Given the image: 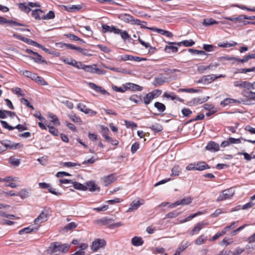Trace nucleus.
I'll use <instances>...</instances> for the list:
<instances>
[{"label":"nucleus","mask_w":255,"mask_h":255,"mask_svg":"<svg viewBox=\"0 0 255 255\" xmlns=\"http://www.w3.org/2000/svg\"><path fill=\"white\" fill-rule=\"evenodd\" d=\"M70 245L68 244H61L59 242H55L50 244L47 252L50 254H52L57 252L66 253L68 252Z\"/></svg>","instance_id":"nucleus-1"},{"label":"nucleus","mask_w":255,"mask_h":255,"mask_svg":"<svg viewBox=\"0 0 255 255\" xmlns=\"http://www.w3.org/2000/svg\"><path fill=\"white\" fill-rule=\"evenodd\" d=\"M235 193V190L233 187L224 190L218 196L217 201L220 202L223 200L231 199Z\"/></svg>","instance_id":"nucleus-2"},{"label":"nucleus","mask_w":255,"mask_h":255,"mask_svg":"<svg viewBox=\"0 0 255 255\" xmlns=\"http://www.w3.org/2000/svg\"><path fill=\"white\" fill-rule=\"evenodd\" d=\"M82 69L87 72L99 75L105 74L106 73V71L97 68L96 64L92 65H85L83 64Z\"/></svg>","instance_id":"nucleus-3"},{"label":"nucleus","mask_w":255,"mask_h":255,"mask_svg":"<svg viewBox=\"0 0 255 255\" xmlns=\"http://www.w3.org/2000/svg\"><path fill=\"white\" fill-rule=\"evenodd\" d=\"M106 245V241L104 239H97L93 242L91 249L92 251L96 252L100 248H104Z\"/></svg>","instance_id":"nucleus-4"},{"label":"nucleus","mask_w":255,"mask_h":255,"mask_svg":"<svg viewBox=\"0 0 255 255\" xmlns=\"http://www.w3.org/2000/svg\"><path fill=\"white\" fill-rule=\"evenodd\" d=\"M2 145L5 147V149H17L21 147L20 143H15L9 140H0V142Z\"/></svg>","instance_id":"nucleus-5"},{"label":"nucleus","mask_w":255,"mask_h":255,"mask_svg":"<svg viewBox=\"0 0 255 255\" xmlns=\"http://www.w3.org/2000/svg\"><path fill=\"white\" fill-rule=\"evenodd\" d=\"M45 209L42 211L39 215L34 220V224L40 226V224L46 221L48 219V213L45 212Z\"/></svg>","instance_id":"nucleus-6"},{"label":"nucleus","mask_w":255,"mask_h":255,"mask_svg":"<svg viewBox=\"0 0 255 255\" xmlns=\"http://www.w3.org/2000/svg\"><path fill=\"white\" fill-rule=\"evenodd\" d=\"M121 18L124 21L128 23H130L132 24H134V22H139V19H134L132 16L128 14H122L121 15Z\"/></svg>","instance_id":"nucleus-7"},{"label":"nucleus","mask_w":255,"mask_h":255,"mask_svg":"<svg viewBox=\"0 0 255 255\" xmlns=\"http://www.w3.org/2000/svg\"><path fill=\"white\" fill-rule=\"evenodd\" d=\"M206 149L211 152H216L219 150V145L213 141H209L206 146Z\"/></svg>","instance_id":"nucleus-8"},{"label":"nucleus","mask_w":255,"mask_h":255,"mask_svg":"<svg viewBox=\"0 0 255 255\" xmlns=\"http://www.w3.org/2000/svg\"><path fill=\"white\" fill-rule=\"evenodd\" d=\"M116 179L117 178L115 174H111L103 177V180L105 186H108L109 185L114 182Z\"/></svg>","instance_id":"nucleus-9"},{"label":"nucleus","mask_w":255,"mask_h":255,"mask_svg":"<svg viewBox=\"0 0 255 255\" xmlns=\"http://www.w3.org/2000/svg\"><path fill=\"white\" fill-rule=\"evenodd\" d=\"M195 164L196 170L203 171L210 168V166L204 161L195 162Z\"/></svg>","instance_id":"nucleus-10"},{"label":"nucleus","mask_w":255,"mask_h":255,"mask_svg":"<svg viewBox=\"0 0 255 255\" xmlns=\"http://www.w3.org/2000/svg\"><path fill=\"white\" fill-rule=\"evenodd\" d=\"M85 187L87 190H89L91 192L96 191H100V188L98 187L93 181H88L85 183Z\"/></svg>","instance_id":"nucleus-11"},{"label":"nucleus","mask_w":255,"mask_h":255,"mask_svg":"<svg viewBox=\"0 0 255 255\" xmlns=\"http://www.w3.org/2000/svg\"><path fill=\"white\" fill-rule=\"evenodd\" d=\"M217 64H211L208 66H204V65H201L199 66L197 68V70L200 73H203L205 71L209 69H212L213 70H214L216 69V68L218 66Z\"/></svg>","instance_id":"nucleus-12"},{"label":"nucleus","mask_w":255,"mask_h":255,"mask_svg":"<svg viewBox=\"0 0 255 255\" xmlns=\"http://www.w3.org/2000/svg\"><path fill=\"white\" fill-rule=\"evenodd\" d=\"M39 227V225L37 226L36 227H34L33 225L29 226L28 227L24 228L19 231V235H23L24 233H30L32 232L36 231L38 230Z\"/></svg>","instance_id":"nucleus-13"},{"label":"nucleus","mask_w":255,"mask_h":255,"mask_svg":"<svg viewBox=\"0 0 255 255\" xmlns=\"http://www.w3.org/2000/svg\"><path fill=\"white\" fill-rule=\"evenodd\" d=\"M126 85L127 90H130L132 91H140L143 89L142 87L131 83H127L126 84Z\"/></svg>","instance_id":"nucleus-14"},{"label":"nucleus","mask_w":255,"mask_h":255,"mask_svg":"<svg viewBox=\"0 0 255 255\" xmlns=\"http://www.w3.org/2000/svg\"><path fill=\"white\" fill-rule=\"evenodd\" d=\"M216 79H217V77H216L215 75H208L203 77L200 80H199L198 81V83H201L203 82L211 83Z\"/></svg>","instance_id":"nucleus-15"},{"label":"nucleus","mask_w":255,"mask_h":255,"mask_svg":"<svg viewBox=\"0 0 255 255\" xmlns=\"http://www.w3.org/2000/svg\"><path fill=\"white\" fill-rule=\"evenodd\" d=\"M235 87H240L249 90V81H237L234 82Z\"/></svg>","instance_id":"nucleus-16"},{"label":"nucleus","mask_w":255,"mask_h":255,"mask_svg":"<svg viewBox=\"0 0 255 255\" xmlns=\"http://www.w3.org/2000/svg\"><path fill=\"white\" fill-rule=\"evenodd\" d=\"M64 61L65 63L72 65L78 69H82V68L83 64L81 62L76 61L72 59L70 60H64Z\"/></svg>","instance_id":"nucleus-17"},{"label":"nucleus","mask_w":255,"mask_h":255,"mask_svg":"<svg viewBox=\"0 0 255 255\" xmlns=\"http://www.w3.org/2000/svg\"><path fill=\"white\" fill-rule=\"evenodd\" d=\"M163 97H165L167 99H170L171 100H176L179 101L180 102H183V100L178 97L177 96L175 95L174 93H172L171 94H169L167 92H165L163 94Z\"/></svg>","instance_id":"nucleus-18"},{"label":"nucleus","mask_w":255,"mask_h":255,"mask_svg":"<svg viewBox=\"0 0 255 255\" xmlns=\"http://www.w3.org/2000/svg\"><path fill=\"white\" fill-rule=\"evenodd\" d=\"M209 98V97H207L206 98H204L203 99H199V98H195L193 99L192 100L189 101L188 102V105L192 106H195L196 104L199 103L201 104L203 102H205L207 101L208 99Z\"/></svg>","instance_id":"nucleus-19"},{"label":"nucleus","mask_w":255,"mask_h":255,"mask_svg":"<svg viewBox=\"0 0 255 255\" xmlns=\"http://www.w3.org/2000/svg\"><path fill=\"white\" fill-rule=\"evenodd\" d=\"M165 82V77H156L154 78L152 84L155 87H158L163 85Z\"/></svg>","instance_id":"nucleus-20"},{"label":"nucleus","mask_w":255,"mask_h":255,"mask_svg":"<svg viewBox=\"0 0 255 255\" xmlns=\"http://www.w3.org/2000/svg\"><path fill=\"white\" fill-rule=\"evenodd\" d=\"M131 243L133 246L139 247L143 244L144 241L141 237L135 236L131 239Z\"/></svg>","instance_id":"nucleus-21"},{"label":"nucleus","mask_w":255,"mask_h":255,"mask_svg":"<svg viewBox=\"0 0 255 255\" xmlns=\"http://www.w3.org/2000/svg\"><path fill=\"white\" fill-rule=\"evenodd\" d=\"M205 225V224L203 222L198 223L191 231L190 235L193 236L195 234L198 233V232L203 228Z\"/></svg>","instance_id":"nucleus-22"},{"label":"nucleus","mask_w":255,"mask_h":255,"mask_svg":"<svg viewBox=\"0 0 255 255\" xmlns=\"http://www.w3.org/2000/svg\"><path fill=\"white\" fill-rule=\"evenodd\" d=\"M241 102H240L239 100H235L234 99L226 98L224 100L221 102L220 105L223 107H225L226 106L229 105L230 104H232V103L239 104V103H241Z\"/></svg>","instance_id":"nucleus-23"},{"label":"nucleus","mask_w":255,"mask_h":255,"mask_svg":"<svg viewBox=\"0 0 255 255\" xmlns=\"http://www.w3.org/2000/svg\"><path fill=\"white\" fill-rule=\"evenodd\" d=\"M171 44H175L177 45L178 46H181V44H183L184 46L186 47H189L195 44V42L192 40H186L182 41L180 42L176 43V42H171L170 43Z\"/></svg>","instance_id":"nucleus-24"},{"label":"nucleus","mask_w":255,"mask_h":255,"mask_svg":"<svg viewBox=\"0 0 255 255\" xmlns=\"http://www.w3.org/2000/svg\"><path fill=\"white\" fill-rule=\"evenodd\" d=\"M114 221V219L106 217L97 220L96 222L101 224L102 225H106L111 223Z\"/></svg>","instance_id":"nucleus-25"},{"label":"nucleus","mask_w":255,"mask_h":255,"mask_svg":"<svg viewBox=\"0 0 255 255\" xmlns=\"http://www.w3.org/2000/svg\"><path fill=\"white\" fill-rule=\"evenodd\" d=\"M88 84L91 88L94 90L96 92H100L103 94H104L106 93V91L105 90L102 89L101 87L97 86L93 83L89 82Z\"/></svg>","instance_id":"nucleus-26"},{"label":"nucleus","mask_w":255,"mask_h":255,"mask_svg":"<svg viewBox=\"0 0 255 255\" xmlns=\"http://www.w3.org/2000/svg\"><path fill=\"white\" fill-rule=\"evenodd\" d=\"M143 203H140L139 201L134 200L130 204V207L127 212H131L133 210H136Z\"/></svg>","instance_id":"nucleus-27"},{"label":"nucleus","mask_w":255,"mask_h":255,"mask_svg":"<svg viewBox=\"0 0 255 255\" xmlns=\"http://www.w3.org/2000/svg\"><path fill=\"white\" fill-rule=\"evenodd\" d=\"M48 117L50 119V122L55 126H59L60 125L58 118L56 115L53 114V113H49Z\"/></svg>","instance_id":"nucleus-28"},{"label":"nucleus","mask_w":255,"mask_h":255,"mask_svg":"<svg viewBox=\"0 0 255 255\" xmlns=\"http://www.w3.org/2000/svg\"><path fill=\"white\" fill-rule=\"evenodd\" d=\"M122 59L124 61L133 60L137 62H140L142 59L139 57H134L131 55H125L122 57Z\"/></svg>","instance_id":"nucleus-29"},{"label":"nucleus","mask_w":255,"mask_h":255,"mask_svg":"<svg viewBox=\"0 0 255 255\" xmlns=\"http://www.w3.org/2000/svg\"><path fill=\"white\" fill-rule=\"evenodd\" d=\"M102 136L105 138L106 140L111 139V137L109 136V129L107 127L103 126L101 127Z\"/></svg>","instance_id":"nucleus-30"},{"label":"nucleus","mask_w":255,"mask_h":255,"mask_svg":"<svg viewBox=\"0 0 255 255\" xmlns=\"http://www.w3.org/2000/svg\"><path fill=\"white\" fill-rule=\"evenodd\" d=\"M8 23L11 24H13L15 25H19V26H23V24L17 23L15 21H12V20H7L5 18L3 17L0 16V24H2L3 23Z\"/></svg>","instance_id":"nucleus-31"},{"label":"nucleus","mask_w":255,"mask_h":255,"mask_svg":"<svg viewBox=\"0 0 255 255\" xmlns=\"http://www.w3.org/2000/svg\"><path fill=\"white\" fill-rule=\"evenodd\" d=\"M129 100L135 104H141L143 101L141 96H137V95H133L130 97Z\"/></svg>","instance_id":"nucleus-32"},{"label":"nucleus","mask_w":255,"mask_h":255,"mask_svg":"<svg viewBox=\"0 0 255 255\" xmlns=\"http://www.w3.org/2000/svg\"><path fill=\"white\" fill-rule=\"evenodd\" d=\"M207 240V237L204 235H201L195 241V244L198 246L204 244Z\"/></svg>","instance_id":"nucleus-33"},{"label":"nucleus","mask_w":255,"mask_h":255,"mask_svg":"<svg viewBox=\"0 0 255 255\" xmlns=\"http://www.w3.org/2000/svg\"><path fill=\"white\" fill-rule=\"evenodd\" d=\"M19 8L21 10L26 13H29L31 10V7L29 5V3L27 4L25 3H19Z\"/></svg>","instance_id":"nucleus-34"},{"label":"nucleus","mask_w":255,"mask_h":255,"mask_svg":"<svg viewBox=\"0 0 255 255\" xmlns=\"http://www.w3.org/2000/svg\"><path fill=\"white\" fill-rule=\"evenodd\" d=\"M43 13V11L40 9H36L32 10L31 14L37 20H40L41 18L40 15Z\"/></svg>","instance_id":"nucleus-35"},{"label":"nucleus","mask_w":255,"mask_h":255,"mask_svg":"<svg viewBox=\"0 0 255 255\" xmlns=\"http://www.w3.org/2000/svg\"><path fill=\"white\" fill-rule=\"evenodd\" d=\"M242 94L247 98L255 100V92L244 90L242 92Z\"/></svg>","instance_id":"nucleus-36"},{"label":"nucleus","mask_w":255,"mask_h":255,"mask_svg":"<svg viewBox=\"0 0 255 255\" xmlns=\"http://www.w3.org/2000/svg\"><path fill=\"white\" fill-rule=\"evenodd\" d=\"M73 185L75 189L82 191L87 190L85 185L76 181H73Z\"/></svg>","instance_id":"nucleus-37"},{"label":"nucleus","mask_w":255,"mask_h":255,"mask_svg":"<svg viewBox=\"0 0 255 255\" xmlns=\"http://www.w3.org/2000/svg\"><path fill=\"white\" fill-rule=\"evenodd\" d=\"M22 74L26 77L29 78L34 80L37 77V74L33 73L29 71L24 70L22 71Z\"/></svg>","instance_id":"nucleus-38"},{"label":"nucleus","mask_w":255,"mask_h":255,"mask_svg":"<svg viewBox=\"0 0 255 255\" xmlns=\"http://www.w3.org/2000/svg\"><path fill=\"white\" fill-rule=\"evenodd\" d=\"M170 42H169V45H166L165 47V50L167 52H169L170 50L173 53L176 52L178 50V48L176 46H175V44H170Z\"/></svg>","instance_id":"nucleus-39"},{"label":"nucleus","mask_w":255,"mask_h":255,"mask_svg":"<svg viewBox=\"0 0 255 255\" xmlns=\"http://www.w3.org/2000/svg\"><path fill=\"white\" fill-rule=\"evenodd\" d=\"M192 199L191 197H186L180 200H178V201L179 202L180 205H189L190 203H191L192 202Z\"/></svg>","instance_id":"nucleus-40"},{"label":"nucleus","mask_w":255,"mask_h":255,"mask_svg":"<svg viewBox=\"0 0 255 255\" xmlns=\"http://www.w3.org/2000/svg\"><path fill=\"white\" fill-rule=\"evenodd\" d=\"M149 128L153 131L156 132H160L162 131L163 129L162 126L159 124H153L151 126H150Z\"/></svg>","instance_id":"nucleus-41"},{"label":"nucleus","mask_w":255,"mask_h":255,"mask_svg":"<svg viewBox=\"0 0 255 255\" xmlns=\"http://www.w3.org/2000/svg\"><path fill=\"white\" fill-rule=\"evenodd\" d=\"M238 44L236 42L233 41L232 43H229L228 42L219 43L218 45L221 47H230L232 46H235Z\"/></svg>","instance_id":"nucleus-42"},{"label":"nucleus","mask_w":255,"mask_h":255,"mask_svg":"<svg viewBox=\"0 0 255 255\" xmlns=\"http://www.w3.org/2000/svg\"><path fill=\"white\" fill-rule=\"evenodd\" d=\"M202 213H203L202 212L199 211V212H197V213H196L195 214H192V215L189 216L188 217H186L183 220L181 221L180 222V223H183L189 221L191 220V219H192L193 218L197 217V216L201 215Z\"/></svg>","instance_id":"nucleus-43"},{"label":"nucleus","mask_w":255,"mask_h":255,"mask_svg":"<svg viewBox=\"0 0 255 255\" xmlns=\"http://www.w3.org/2000/svg\"><path fill=\"white\" fill-rule=\"evenodd\" d=\"M181 213V212H178L177 210H174L172 212H170L168 213L166 215V217L164 218H174L177 217L178 215H180Z\"/></svg>","instance_id":"nucleus-44"},{"label":"nucleus","mask_w":255,"mask_h":255,"mask_svg":"<svg viewBox=\"0 0 255 255\" xmlns=\"http://www.w3.org/2000/svg\"><path fill=\"white\" fill-rule=\"evenodd\" d=\"M8 161L10 164L14 166H18L20 162L19 159H16L13 156H10L8 159Z\"/></svg>","instance_id":"nucleus-45"},{"label":"nucleus","mask_w":255,"mask_h":255,"mask_svg":"<svg viewBox=\"0 0 255 255\" xmlns=\"http://www.w3.org/2000/svg\"><path fill=\"white\" fill-rule=\"evenodd\" d=\"M35 56L36 57L32 58V59H33L35 62L39 63V64H43V63H46V61L42 58V57L41 55H40L39 54H38V53H37L35 55Z\"/></svg>","instance_id":"nucleus-46"},{"label":"nucleus","mask_w":255,"mask_h":255,"mask_svg":"<svg viewBox=\"0 0 255 255\" xmlns=\"http://www.w3.org/2000/svg\"><path fill=\"white\" fill-rule=\"evenodd\" d=\"M181 172V170L179 167V166L175 165L173 166L171 170V176H177L179 175V173Z\"/></svg>","instance_id":"nucleus-47"},{"label":"nucleus","mask_w":255,"mask_h":255,"mask_svg":"<svg viewBox=\"0 0 255 255\" xmlns=\"http://www.w3.org/2000/svg\"><path fill=\"white\" fill-rule=\"evenodd\" d=\"M112 88L115 91L118 92L124 93L127 91V87L126 84L123 85L122 87H119L115 85H113Z\"/></svg>","instance_id":"nucleus-48"},{"label":"nucleus","mask_w":255,"mask_h":255,"mask_svg":"<svg viewBox=\"0 0 255 255\" xmlns=\"http://www.w3.org/2000/svg\"><path fill=\"white\" fill-rule=\"evenodd\" d=\"M105 67L107 69H108L110 70L115 71L118 73H129V72H127L125 69L122 68H117L113 67H109L105 66Z\"/></svg>","instance_id":"nucleus-49"},{"label":"nucleus","mask_w":255,"mask_h":255,"mask_svg":"<svg viewBox=\"0 0 255 255\" xmlns=\"http://www.w3.org/2000/svg\"><path fill=\"white\" fill-rule=\"evenodd\" d=\"M217 23L218 22L212 18L205 19L203 22V24L205 26H209Z\"/></svg>","instance_id":"nucleus-50"},{"label":"nucleus","mask_w":255,"mask_h":255,"mask_svg":"<svg viewBox=\"0 0 255 255\" xmlns=\"http://www.w3.org/2000/svg\"><path fill=\"white\" fill-rule=\"evenodd\" d=\"M55 17L54 12L50 10L46 15L41 16V18L44 20L53 19Z\"/></svg>","instance_id":"nucleus-51"},{"label":"nucleus","mask_w":255,"mask_h":255,"mask_svg":"<svg viewBox=\"0 0 255 255\" xmlns=\"http://www.w3.org/2000/svg\"><path fill=\"white\" fill-rule=\"evenodd\" d=\"M154 99L153 98L152 96L149 92L147 93L145 97L143 98V102L144 103L147 105H148L150 102L153 100Z\"/></svg>","instance_id":"nucleus-52"},{"label":"nucleus","mask_w":255,"mask_h":255,"mask_svg":"<svg viewBox=\"0 0 255 255\" xmlns=\"http://www.w3.org/2000/svg\"><path fill=\"white\" fill-rule=\"evenodd\" d=\"M77 227V224L75 222H71L66 225L64 227V230L66 231H71Z\"/></svg>","instance_id":"nucleus-53"},{"label":"nucleus","mask_w":255,"mask_h":255,"mask_svg":"<svg viewBox=\"0 0 255 255\" xmlns=\"http://www.w3.org/2000/svg\"><path fill=\"white\" fill-rule=\"evenodd\" d=\"M154 107L159 112H164L166 109L165 106L163 104L158 102H156L154 103Z\"/></svg>","instance_id":"nucleus-54"},{"label":"nucleus","mask_w":255,"mask_h":255,"mask_svg":"<svg viewBox=\"0 0 255 255\" xmlns=\"http://www.w3.org/2000/svg\"><path fill=\"white\" fill-rule=\"evenodd\" d=\"M255 72V67L251 68H242L239 70V71L235 72V73H246L248 72Z\"/></svg>","instance_id":"nucleus-55"},{"label":"nucleus","mask_w":255,"mask_h":255,"mask_svg":"<svg viewBox=\"0 0 255 255\" xmlns=\"http://www.w3.org/2000/svg\"><path fill=\"white\" fill-rule=\"evenodd\" d=\"M125 124L127 128H137V124L131 121H125Z\"/></svg>","instance_id":"nucleus-56"},{"label":"nucleus","mask_w":255,"mask_h":255,"mask_svg":"<svg viewBox=\"0 0 255 255\" xmlns=\"http://www.w3.org/2000/svg\"><path fill=\"white\" fill-rule=\"evenodd\" d=\"M77 107L80 112H92L91 110L88 109L84 104L81 103L78 104Z\"/></svg>","instance_id":"nucleus-57"},{"label":"nucleus","mask_w":255,"mask_h":255,"mask_svg":"<svg viewBox=\"0 0 255 255\" xmlns=\"http://www.w3.org/2000/svg\"><path fill=\"white\" fill-rule=\"evenodd\" d=\"M47 127L49 128V131L50 133H51L52 134L55 136L58 135L59 131L58 130L52 126H50L49 125H47Z\"/></svg>","instance_id":"nucleus-58"},{"label":"nucleus","mask_w":255,"mask_h":255,"mask_svg":"<svg viewBox=\"0 0 255 255\" xmlns=\"http://www.w3.org/2000/svg\"><path fill=\"white\" fill-rule=\"evenodd\" d=\"M34 81L37 82L38 84L41 85H47V83L44 80V79L40 76H38L37 75V77L34 80Z\"/></svg>","instance_id":"nucleus-59"},{"label":"nucleus","mask_w":255,"mask_h":255,"mask_svg":"<svg viewBox=\"0 0 255 255\" xmlns=\"http://www.w3.org/2000/svg\"><path fill=\"white\" fill-rule=\"evenodd\" d=\"M190 244L188 241L185 242H182L181 245L177 248L180 251L182 252L185 250L189 246Z\"/></svg>","instance_id":"nucleus-60"},{"label":"nucleus","mask_w":255,"mask_h":255,"mask_svg":"<svg viewBox=\"0 0 255 255\" xmlns=\"http://www.w3.org/2000/svg\"><path fill=\"white\" fill-rule=\"evenodd\" d=\"M20 102L26 106L27 107H29L30 108L31 110H34V109L33 108V107L30 104V103L25 98H21L20 99Z\"/></svg>","instance_id":"nucleus-61"},{"label":"nucleus","mask_w":255,"mask_h":255,"mask_svg":"<svg viewBox=\"0 0 255 255\" xmlns=\"http://www.w3.org/2000/svg\"><path fill=\"white\" fill-rule=\"evenodd\" d=\"M150 94L152 96L153 98L155 99L159 96L161 94V91L160 90H155L150 92H149Z\"/></svg>","instance_id":"nucleus-62"},{"label":"nucleus","mask_w":255,"mask_h":255,"mask_svg":"<svg viewBox=\"0 0 255 255\" xmlns=\"http://www.w3.org/2000/svg\"><path fill=\"white\" fill-rule=\"evenodd\" d=\"M69 117L71 119V120L75 123H80L82 122L81 119L78 117H77L75 114H72L69 115Z\"/></svg>","instance_id":"nucleus-63"},{"label":"nucleus","mask_w":255,"mask_h":255,"mask_svg":"<svg viewBox=\"0 0 255 255\" xmlns=\"http://www.w3.org/2000/svg\"><path fill=\"white\" fill-rule=\"evenodd\" d=\"M139 143L138 142H134L133 143L131 147V152L132 153H134L139 148Z\"/></svg>","instance_id":"nucleus-64"}]
</instances>
